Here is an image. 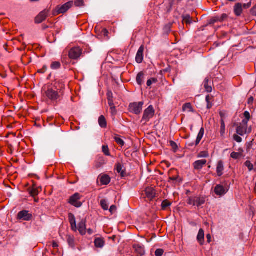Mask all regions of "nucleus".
<instances>
[{"label": "nucleus", "instance_id": "55", "mask_svg": "<svg viewBox=\"0 0 256 256\" xmlns=\"http://www.w3.org/2000/svg\"><path fill=\"white\" fill-rule=\"evenodd\" d=\"M103 32H104V35L105 36H108V32L106 29H104Z\"/></svg>", "mask_w": 256, "mask_h": 256}, {"label": "nucleus", "instance_id": "13", "mask_svg": "<svg viewBox=\"0 0 256 256\" xmlns=\"http://www.w3.org/2000/svg\"><path fill=\"white\" fill-rule=\"evenodd\" d=\"M86 220H82L81 222L78 224L77 230H78L80 233L82 235H84L86 234Z\"/></svg>", "mask_w": 256, "mask_h": 256}, {"label": "nucleus", "instance_id": "15", "mask_svg": "<svg viewBox=\"0 0 256 256\" xmlns=\"http://www.w3.org/2000/svg\"><path fill=\"white\" fill-rule=\"evenodd\" d=\"M68 220L71 226L72 230L74 232H76L77 230V226L74 216L72 214L70 213L68 214Z\"/></svg>", "mask_w": 256, "mask_h": 256}, {"label": "nucleus", "instance_id": "32", "mask_svg": "<svg viewBox=\"0 0 256 256\" xmlns=\"http://www.w3.org/2000/svg\"><path fill=\"white\" fill-rule=\"evenodd\" d=\"M183 110L193 112V108L190 103H186L183 106Z\"/></svg>", "mask_w": 256, "mask_h": 256}, {"label": "nucleus", "instance_id": "29", "mask_svg": "<svg viewBox=\"0 0 256 256\" xmlns=\"http://www.w3.org/2000/svg\"><path fill=\"white\" fill-rule=\"evenodd\" d=\"M144 77V74L142 72H140L136 76V82L139 85H142L143 82V79Z\"/></svg>", "mask_w": 256, "mask_h": 256}, {"label": "nucleus", "instance_id": "36", "mask_svg": "<svg viewBox=\"0 0 256 256\" xmlns=\"http://www.w3.org/2000/svg\"><path fill=\"white\" fill-rule=\"evenodd\" d=\"M242 156V153L240 152H232L230 154V157L234 160H237L240 158Z\"/></svg>", "mask_w": 256, "mask_h": 256}, {"label": "nucleus", "instance_id": "34", "mask_svg": "<svg viewBox=\"0 0 256 256\" xmlns=\"http://www.w3.org/2000/svg\"><path fill=\"white\" fill-rule=\"evenodd\" d=\"M171 204L172 203L170 202L168 200H164L162 204V208L163 210H166V208L170 206Z\"/></svg>", "mask_w": 256, "mask_h": 256}, {"label": "nucleus", "instance_id": "18", "mask_svg": "<svg viewBox=\"0 0 256 256\" xmlns=\"http://www.w3.org/2000/svg\"><path fill=\"white\" fill-rule=\"evenodd\" d=\"M206 160H196L193 164L195 170H200L206 164Z\"/></svg>", "mask_w": 256, "mask_h": 256}, {"label": "nucleus", "instance_id": "53", "mask_svg": "<svg viewBox=\"0 0 256 256\" xmlns=\"http://www.w3.org/2000/svg\"><path fill=\"white\" fill-rule=\"evenodd\" d=\"M254 98L252 96L250 97L248 100V104H250L251 103H252L254 102Z\"/></svg>", "mask_w": 256, "mask_h": 256}, {"label": "nucleus", "instance_id": "14", "mask_svg": "<svg viewBox=\"0 0 256 256\" xmlns=\"http://www.w3.org/2000/svg\"><path fill=\"white\" fill-rule=\"evenodd\" d=\"M135 252L138 256H142L145 254L144 247L139 244H136L133 246Z\"/></svg>", "mask_w": 256, "mask_h": 256}, {"label": "nucleus", "instance_id": "6", "mask_svg": "<svg viewBox=\"0 0 256 256\" xmlns=\"http://www.w3.org/2000/svg\"><path fill=\"white\" fill-rule=\"evenodd\" d=\"M80 194L78 193H76L70 197L68 202L75 207L80 208L82 205V203L80 201Z\"/></svg>", "mask_w": 256, "mask_h": 256}, {"label": "nucleus", "instance_id": "64", "mask_svg": "<svg viewBox=\"0 0 256 256\" xmlns=\"http://www.w3.org/2000/svg\"><path fill=\"white\" fill-rule=\"evenodd\" d=\"M206 156H204V157H206Z\"/></svg>", "mask_w": 256, "mask_h": 256}, {"label": "nucleus", "instance_id": "52", "mask_svg": "<svg viewBox=\"0 0 256 256\" xmlns=\"http://www.w3.org/2000/svg\"><path fill=\"white\" fill-rule=\"evenodd\" d=\"M52 247L55 248H58V244L56 242L54 241L52 242Z\"/></svg>", "mask_w": 256, "mask_h": 256}, {"label": "nucleus", "instance_id": "37", "mask_svg": "<svg viewBox=\"0 0 256 256\" xmlns=\"http://www.w3.org/2000/svg\"><path fill=\"white\" fill-rule=\"evenodd\" d=\"M183 22H184L187 24H190L192 22L190 16L189 15H186L184 16L183 18Z\"/></svg>", "mask_w": 256, "mask_h": 256}, {"label": "nucleus", "instance_id": "63", "mask_svg": "<svg viewBox=\"0 0 256 256\" xmlns=\"http://www.w3.org/2000/svg\"><path fill=\"white\" fill-rule=\"evenodd\" d=\"M244 7H246V4H244Z\"/></svg>", "mask_w": 256, "mask_h": 256}, {"label": "nucleus", "instance_id": "61", "mask_svg": "<svg viewBox=\"0 0 256 256\" xmlns=\"http://www.w3.org/2000/svg\"><path fill=\"white\" fill-rule=\"evenodd\" d=\"M54 14L56 15V10L54 12Z\"/></svg>", "mask_w": 256, "mask_h": 256}, {"label": "nucleus", "instance_id": "42", "mask_svg": "<svg viewBox=\"0 0 256 256\" xmlns=\"http://www.w3.org/2000/svg\"><path fill=\"white\" fill-rule=\"evenodd\" d=\"M164 253V250L162 248H158L155 252L156 256H162Z\"/></svg>", "mask_w": 256, "mask_h": 256}, {"label": "nucleus", "instance_id": "17", "mask_svg": "<svg viewBox=\"0 0 256 256\" xmlns=\"http://www.w3.org/2000/svg\"><path fill=\"white\" fill-rule=\"evenodd\" d=\"M220 116L222 117V119L220 120V136L224 138H225L226 135V125L224 124V120L222 118L223 117V114L220 112Z\"/></svg>", "mask_w": 256, "mask_h": 256}, {"label": "nucleus", "instance_id": "3", "mask_svg": "<svg viewBox=\"0 0 256 256\" xmlns=\"http://www.w3.org/2000/svg\"><path fill=\"white\" fill-rule=\"evenodd\" d=\"M206 202V198L204 196H192L188 200V204L193 206H200Z\"/></svg>", "mask_w": 256, "mask_h": 256}, {"label": "nucleus", "instance_id": "59", "mask_svg": "<svg viewBox=\"0 0 256 256\" xmlns=\"http://www.w3.org/2000/svg\"><path fill=\"white\" fill-rule=\"evenodd\" d=\"M254 166H255L254 170L256 172V162L254 163Z\"/></svg>", "mask_w": 256, "mask_h": 256}, {"label": "nucleus", "instance_id": "10", "mask_svg": "<svg viewBox=\"0 0 256 256\" xmlns=\"http://www.w3.org/2000/svg\"><path fill=\"white\" fill-rule=\"evenodd\" d=\"M32 218V214L27 210H22L19 212L18 214V218L20 220L29 221Z\"/></svg>", "mask_w": 256, "mask_h": 256}, {"label": "nucleus", "instance_id": "4", "mask_svg": "<svg viewBox=\"0 0 256 256\" xmlns=\"http://www.w3.org/2000/svg\"><path fill=\"white\" fill-rule=\"evenodd\" d=\"M143 105L144 102H142L132 103L129 106L130 110L136 114H139L142 110Z\"/></svg>", "mask_w": 256, "mask_h": 256}, {"label": "nucleus", "instance_id": "54", "mask_svg": "<svg viewBox=\"0 0 256 256\" xmlns=\"http://www.w3.org/2000/svg\"><path fill=\"white\" fill-rule=\"evenodd\" d=\"M66 57H64V56H62V62L66 64L68 62H66Z\"/></svg>", "mask_w": 256, "mask_h": 256}, {"label": "nucleus", "instance_id": "49", "mask_svg": "<svg viewBox=\"0 0 256 256\" xmlns=\"http://www.w3.org/2000/svg\"><path fill=\"white\" fill-rule=\"evenodd\" d=\"M226 18L227 15L226 14H222L220 17H219V22H222Z\"/></svg>", "mask_w": 256, "mask_h": 256}, {"label": "nucleus", "instance_id": "19", "mask_svg": "<svg viewBox=\"0 0 256 256\" xmlns=\"http://www.w3.org/2000/svg\"><path fill=\"white\" fill-rule=\"evenodd\" d=\"M98 178L102 185H108L110 182V178L107 174L100 176Z\"/></svg>", "mask_w": 256, "mask_h": 256}, {"label": "nucleus", "instance_id": "7", "mask_svg": "<svg viewBox=\"0 0 256 256\" xmlns=\"http://www.w3.org/2000/svg\"><path fill=\"white\" fill-rule=\"evenodd\" d=\"M50 14V10L45 9L41 12L35 18V22L36 24H40L46 20V18Z\"/></svg>", "mask_w": 256, "mask_h": 256}, {"label": "nucleus", "instance_id": "23", "mask_svg": "<svg viewBox=\"0 0 256 256\" xmlns=\"http://www.w3.org/2000/svg\"><path fill=\"white\" fill-rule=\"evenodd\" d=\"M104 244V240L100 238H96L94 240V245L96 247L102 248Z\"/></svg>", "mask_w": 256, "mask_h": 256}, {"label": "nucleus", "instance_id": "25", "mask_svg": "<svg viewBox=\"0 0 256 256\" xmlns=\"http://www.w3.org/2000/svg\"><path fill=\"white\" fill-rule=\"evenodd\" d=\"M204 86L207 92H212V87L211 86L209 85V80L208 78H206L204 79Z\"/></svg>", "mask_w": 256, "mask_h": 256}, {"label": "nucleus", "instance_id": "57", "mask_svg": "<svg viewBox=\"0 0 256 256\" xmlns=\"http://www.w3.org/2000/svg\"><path fill=\"white\" fill-rule=\"evenodd\" d=\"M88 232L90 235L93 234V230L92 229L89 228L88 230Z\"/></svg>", "mask_w": 256, "mask_h": 256}, {"label": "nucleus", "instance_id": "30", "mask_svg": "<svg viewBox=\"0 0 256 256\" xmlns=\"http://www.w3.org/2000/svg\"><path fill=\"white\" fill-rule=\"evenodd\" d=\"M213 97L211 96L208 95L206 96V102H207V108H210L212 106V101Z\"/></svg>", "mask_w": 256, "mask_h": 256}, {"label": "nucleus", "instance_id": "8", "mask_svg": "<svg viewBox=\"0 0 256 256\" xmlns=\"http://www.w3.org/2000/svg\"><path fill=\"white\" fill-rule=\"evenodd\" d=\"M81 54V49L77 47L72 48L68 52V56L72 60H76L78 58Z\"/></svg>", "mask_w": 256, "mask_h": 256}, {"label": "nucleus", "instance_id": "16", "mask_svg": "<svg viewBox=\"0 0 256 256\" xmlns=\"http://www.w3.org/2000/svg\"><path fill=\"white\" fill-rule=\"evenodd\" d=\"M145 194L146 197L150 200H152L156 196V192L152 188H147L145 190Z\"/></svg>", "mask_w": 256, "mask_h": 256}, {"label": "nucleus", "instance_id": "27", "mask_svg": "<svg viewBox=\"0 0 256 256\" xmlns=\"http://www.w3.org/2000/svg\"><path fill=\"white\" fill-rule=\"evenodd\" d=\"M67 242L68 244V245L72 248H74L75 246V241H74V238L72 236H67Z\"/></svg>", "mask_w": 256, "mask_h": 256}, {"label": "nucleus", "instance_id": "35", "mask_svg": "<svg viewBox=\"0 0 256 256\" xmlns=\"http://www.w3.org/2000/svg\"><path fill=\"white\" fill-rule=\"evenodd\" d=\"M244 116L245 117V119L243 120H242V122H244V124H247L248 123V122L249 121L250 116V114L248 112L246 111L244 114Z\"/></svg>", "mask_w": 256, "mask_h": 256}, {"label": "nucleus", "instance_id": "48", "mask_svg": "<svg viewBox=\"0 0 256 256\" xmlns=\"http://www.w3.org/2000/svg\"><path fill=\"white\" fill-rule=\"evenodd\" d=\"M156 82V80L154 78L150 79V80H148L147 82H146V85L148 86H150L152 85V82Z\"/></svg>", "mask_w": 256, "mask_h": 256}, {"label": "nucleus", "instance_id": "31", "mask_svg": "<svg viewBox=\"0 0 256 256\" xmlns=\"http://www.w3.org/2000/svg\"><path fill=\"white\" fill-rule=\"evenodd\" d=\"M61 67V64L59 62H54L50 65V68L54 70L60 69Z\"/></svg>", "mask_w": 256, "mask_h": 256}, {"label": "nucleus", "instance_id": "60", "mask_svg": "<svg viewBox=\"0 0 256 256\" xmlns=\"http://www.w3.org/2000/svg\"><path fill=\"white\" fill-rule=\"evenodd\" d=\"M30 0L32 2H37V1H38L39 0Z\"/></svg>", "mask_w": 256, "mask_h": 256}, {"label": "nucleus", "instance_id": "11", "mask_svg": "<svg viewBox=\"0 0 256 256\" xmlns=\"http://www.w3.org/2000/svg\"><path fill=\"white\" fill-rule=\"evenodd\" d=\"M228 190L221 184H218L214 188V192L217 196H222L224 195Z\"/></svg>", "mask_w": 256, "mask_h": 256}, {"label": "nucleus", "instance_id": "9", "mask_svg": "<svg viewBox=\"0 0 256 256\" xmlns=\"http://www.w3.org/2000/svg\"><path fill=\"white\" fill-rule=\"evenodd\" d=\"M73 4L74 2L72 1H70L60 6H58L56 8L57 14H64L72 8Z\"/></svg>", "mask_w": 256, "mask_h": 256}, {"label": "nucleus", "instance_id": "12", "mask_svg": "<svg viewBox=\"0 0 256 256\" xmlns=\"http://www.w3.org/2000/svg\"><path fill=\"white\" fill-rule=\"evenodd\" d=\"M144 46H141L139 48L136 57V60L138 64L142 62L144 60L143 52L144 51Z\"/></svg>", "mask_w": 256, "mask_h": 256}, {"label": "nucleus", "instance_id": "44", "mask_svg": "<svg viewBox=\"0 0 256 256\" xmlns=\"http://www.w3.org/2000/svg\"><path fill=\"white\" fill-rule=\"evenodd\" d=\"M108 104L110 105V109L111 110H112L113 108L115 109L116 107H115V106L114 105V103L113 102V100L110 98H108Z\"/></svg>", "mask_w": 256, "mask_h": 256}, {"label": "nucleus", "instance_id": "41", "mask_svg": "<svg viewBox=\"0 0 256 256\" xmlns=\"http://www.w3.org/2000/svg\"><path fill=\"white\" fill-rule=\"evenodd\" d=\"M102 152L106 156H110V152H109V148L107 146H103L102 147Z\"/></svg>", "mask_w": 256, "mask_h": 256}, {"label": "nucleus", "instance_id": "50", "mask_svg": "<svg viewBox=\"0 0 256 256\" xmlns=\"http://www.w3.org/2000/svg\"><path fill=\"white\" fill-rule=\"evenodd\" d=\"M116 208L115 206L112 205L110 207V211L111 212H114L116 210Z\"/></svg>", "mask_w": 256, "mask_h": 256}, {"label": "nucleus", "instance_id": "26", "mask_svg": "<svg viewBox=\"0 0 256 256\" xmlns=\"http://www.w3.org/2000/svg\"><path fill=\"white\" fill-rule=\"evenodd\" d=\"M98 123L101 128H105L106 127L107 123L104 116H100L98 118Z\"/></svg>", "mask_w": 256, "mask_h": 256}, {"label": "nucleus", "instance_id": "21", "mask_svg": "<svg viewBox=\"0 0 256 256\" xmlns=\"http://www.w3.org/2000/svg\"><path fill=\"white\" fill-rule=\"evenodd\" d=\"M234 12L236 16H240L241 15L242 12V5L241 4L238 3L235 5Z\"/></svg>", "mask_w": 256, "mask_h": 256}, {"label": "nucleus", "instance_id": "51", "mask_svg": "<svg viewBox=\"0 0 256 256\" xmlns=\"http://www.w3.org/2000/svg\"><path fill=\"white\" fill-rule=\"evenodd\" d=\"M207 242L208 243H210L211 242V236L210 234H208L206 235Z\"/></svg>", "mask_w": 256, "mask_h": 256}, {"label": "nucleus", "instance_id": "40", "mask_svg": "<svg viewBox=\"0 0 256 256\" xmlns=\"http://www.w3.org/2000/svg\"><path fill=\"white\" fill-rule=\"evenodd\" d=\"M100 204H101V206H102V208L104 210H108V204H107L106 200H102L101 202H100Z\"/></svg>", "mask_w": 256, "mask_h": 256}, {"label": "nucleus", "instance_id": "22", "mask_svg": "<svg viewBox=\"0 0 256 256\" xmlns=\"http://www.w3.org/2000/svg\"><path fill=\"white\" fill-rule=\"evenodd\" d=\"M204 231L202 229L200 228L199 230L198 236H197V240L198 241V242L200 243L201 245L203 244L204 242Z\"/></svg>", "mask_w": 256, "mask_h": 256}, {"label": "nucleus", "instance_id": "47", "mask_svg": "<svg viewBox=\"0 0 256 256\" xmlns=\"http://www.w3.org/2000/svg\"><path fill=\"white\" fill-rule=\"evenodd\" d=\"M216 22H219V17L218 16L214 17V18H212L210 20V24H213L215 23Z\"/></svg>", "mask_w": 256, "mask_h": 256}, {"label": "nucleus", "instance_id": "39", "mask_svg": "<svg viewBox=\"0 0 256 256\" xmlns=\"http://www.w3.org/2000/svg\"><path fill=\"white\" fill-rule=\"evenodd\" d=\"M244 165L248 168L250 172L254 170V165L250 162V161L246 160L244 163Z\"/></svg>", "mask_w": 256, "mask_h": 256}, {"label": "nucleus", "instance_id": "46", "mask_svg": "<svg viewBox=\"0 0 256 256\" xmlns=\"http://www.w3.org/2000/svg\"><path fill=\"white\" fill-rule=\"evenodd\" d=\"M234 139L235 141H236L238 142H240L242 141V138L237 134H234Z\"/></svg>", "mask_w": 256, "mask_h": 256}, {"label": "nucleus", "instance_id": "1", "mask_svg": "<svg viewBox=\"0 0 256 256\" xmlns=\"http://www.w3.org/2000/svg\"><path fill=\"white\" fill-rule=\"evenodd\" d=\"M64 88V85L62 84L60 89L57 88V86L56 87V90L52 88H48L46 92V96L52 100H56L62 95V90Z\"/></svg>", "mask_w": 256, "mask_h": 256}, {"label": "nucleus", "instance_id": "2", "mask_svg": "<svg viewBox=\"0 0 256 256\" xmlns=\"http://www.w3.org/2000/svg\"><path fill=\"white\" fill-rule=\"evenodd\" d=\"M155 110L153 106L150 105L146 109L144 110L142 122L144 124H146L154 116Z\"/></svg>", "mask_w": 256, "mask_h": 256}, {"label": "nucleus", "instance_id": "45", "mask_svg": "<svg viewBox=\"0 0 256 256\" xmlns=\"http://www.w3.org/2000/svg\"><path fill=\"white\" fill-rule=\"evenodd\" d=\"M170 145L172 146V148L174 150V151L176 152L178 149V146L173 141H170Z\"/></svg>", "mask_w": 256, "mask_h": 256}, {"label": "nucleus", "instance_id": "38", "mask_svg": "<svg viewBox=\"0 0 256 256\" xmlns=\"http://www.w3.org/2000/svg\"><path fill=\"white\" fill-rule=\"evenodd\" d=\"M39 192L40 190L38 188H32L30 191V194L32 196H35L38 195Z\"/></svg>", "mask_w": 256, "mask_h": 256}, {"label": "nucleus", "instance_id": "24", "mask_svg": "<svg viewBox=\"0 0 256 256\" xmlns=\"http://www.w3.org/2000/svg\"><path fill=\"white\" fill-rule=\"evenodd\" d=\"M204 130L203 128H202L198 134L196 141V145L197 146L202 140V138L204 136Z\"/></svg>", "mask_w": 256, "mask_h": 256}, {"label": "nucleus", "instance_id": "28", "mask_svg": "<svg viewBox=\"0 0 256 256\" xmlns=\"http://www.w3.org/2000/svg\"><path fill=\"white\" fill-rule=\"evenodd\" d=\"M116 171L120 174L122 176L124 177L126 176L125 171L123 170V166L120 163L116 164Z\"/></svg>", "mask_w": 256, "mask_h": 256}, {"label": "nucleus", "instance_id": "33", "mask_svg": "<svg viewBox=\"0 0 256 256\" xmlns=\"http://www.w3.org/2000/svg\"><path fill=\"white\" fill-rule=\"evenodd\" d=\"M115 142L122 147L124 144V142L118 136H116L114 138Z\"/></svg>", "mask_w": 256, "mask_h": 256}, {"label": "nucleus", "instance_id": "5", "mask_svg": "<svg viewBox=\"0 0 256 256\" xmlns=\"http://www.w3.org/2000/svg\"><path fill=\"white\" fill-rule=\"evenodd\" d=\"M251 132V129L248 128V124H244L242 122L237 126L236 133L242 136L245 134H249Z\"/></svg>", "mask_w": 256, "mask_h": 256}, {"label": "nucleus", "instance_id": "20", "mask_svg": "<svg viewBox=\"0 0 256 256\" xmlns=\"http://www.w3.org/2000/svg\"><path fill=\"white\" fill-rule=\"evenodd\" d=\"M224 170V163L222 160H220L218 162L216 166V173L218 176H220L223 174Z\"/></svg>", "mask_w": 256, "mask_h": 256}, {"label": "nucleus", "instance_id": "56", "mask_svg": "<svg viewBox=\"0 0 256 256\" xmlns=\"http://www.w3.org/2000/svg\"><path fill=\"white\" fill-rule=\"evenodd\" d=\"M43 68L44 69V70H43V69L40 70H38V72H40V73H44L46 71V68L44 67Z\"/></svg>", "mask_w": 256, "mask_h": 256}, {"label": "nucleus", "instance_id": "43", "mask_svg": "<svg viewBox=\"0 0 256 256\" xmlns=\"http://www.w3.org/2000/svg\"><path fill=\"white\" fill-rule=\"evenodd\" d=\"M84 0H75L74 1V5L76 6H84Z\"/></svg>", "mask_w": 256, "mask_h": 256}, {"label": "nucleus", "instance_id": "58", "mask_svg": "<svg viewBox=\"0 0 256 256\" xmlns=\"http://www.w3.org/2000/svg\"><path fill=\"white\" fill-rule=\"evenodd\" d=\"M112 110V114H114L115 113V110H116V108L115 109H112V110Z\"/></svg>", "mask_w": 256, "mask_h": 256}, {"label": "nucleus", "instance_id": "62", "mask_svg": "<svg viewBox=\"0 0 256 256\" xmlns=\"http://www.w3.org/2000/svg\"><path fill=\"white\" fill-rule=\"evenodd\" d=\"M178 2H180L181 1H182V0H177Z\"/></svg>", "mask_w": 256, "mask_h": 256}]
</instances>
